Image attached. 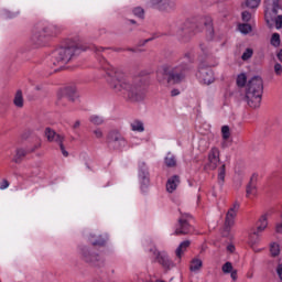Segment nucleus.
<instances>
[{
  "label": "nucleus",
  "mask_w": 282,
  "mask_h": 282,
  "mask_svg": "<svg viewBox=\"0 0 282 282\" xmlns=\"http://www.w3.org/2000/svg\"><path fill=\"white\" fill-rule=\"evenodd\" d=\"M89 121L91 124H96L97 127L105 123V119L98 115L90 116Z\"/></svg>",
  "instance_id": "36"
},
{
  "label": "nucleus",
  "mask_w": 282,
  "mask_h": 282,
  "mask_svg": "<svg viewBox=\"0 0 282 282\" xmlns=\"http://www.w3.org/2000/svg\"><path fill=\"white\" fill-rule=\"evenodd\" d=\"M227 249L229 250V252H235V246L232 245H229Z\"/></svg>",
  "instance_id": "57"
},
{
  "label": "nucleus",
  "mask_w": 282,
  "mask_h": 282,
  "mask_svg": "<svg viewBox=\"0 0 282 282\" xmlns=\"http://www.w3.org/2000/svg\"><path fill=\"white\" fill-rule=\"evenodd\" d=\"M78 54H80V47L76 45L59 47L52 52L51 62L55 67L63 68L74 56H78Z\"/></svg>",
  "instance_id": "4"
},
{
  "label": "nucleus",
  "mask_w": 282,
  "mask_h": 282,
  "mask_svg": "<svg viewBox=\"0 0 282 282\" xmlns=\"http://www.w3.org/2000/svg\"><path fill=\"white\" fill-rule=\"evenodd\" d=\"M91 50H94V52H105V48L102 47H98V46H91Z\"/></svg>",
  "instance_id": "52"
},
{
  "label": "nucleus",
  "mask_w": 282,
  "mask_h": 282,
  "mask_svg": "<svg viewBox=\"0 0 282 282\" xmlns=\"http://www.w3.org/2000/svg\"><path fill=\"white\" fill-rule=\"evenodd\" d=\"M196 76L203 85H213V83H215V73H213V68L208 66H199Z\"/></svg>",
  "instance_id": "9"
},
{
  "label": "nucleus",
  "mask_w": 282,
  "mask_h": 282,
  "mask_svg": "<svg viewBox=\"0 0 282 282\" xmlns=\"http://www.w3.org/2000/svg\"><path fill=\"white\" fill-rule=\"evenodd\" d=\"M254 195H257V181L254 177H251L247 185V197H254Z\"/></svg>",
  "instance_id": "24"
},
{
  "label": "nucleus",
  "mask_w": 282,
  "mask_h": 282,
  "mask_svg": "<svg viewBox=\"0 0 282 282\" xmlns=\"http://www.w3.org/2000/svg\"><path fill=\"white\" fill-rule=\"evenodd\" d=\"M221 133H223V139L228 140V138H230V127L223 126L221 127Z\"/></svg>",
  "instance_id": "40"
},
{
  "label": "nucleus",
  "mask_w": 282,
  "mask_h": 282,
  "mask_svg": "<svg viewBox=\"0 0 282 282\" xmlns=\"http://www.w3.org/2000/svg\"><path fill=\"white\" fill-rule=\"evenodd\" d=\"M89 241L93 246H105L107 243V239L102 237V235L91 234Z\"/></svg>",
  "instance_id": "23"
},
{
  "label": "nucleus",
  "mask_w": 282,
  "mask_h": 282,
  "mask_svg": "<svg viewBox=\"0 0 282 282\" xmlns=\"http://www.w3.org/2000/svg\"><path fill=\"white\" fill-rule=\"evenodd\" d=\"M248 80V78L246 77V74H240L237 77V85L238 87H246V82Z\"/></svg>",
  "instance_id": "39"
},
{
  "label": "nucleus",
  "mask_w": 282,
  "mask_h": 282,
  "mask_svg": "<svg viewBox=\"0 0 282 282\" xmlns=\"http://www.w3.org/2000/svg\"><path fill=\"white\" fill-rule=\"evenodd\" d=\"M189 247H191V240H184L183 242H181L175 250V254L177 259H182V257L184 256V252L188 250Z\"/></svg>",
  "instance_id": "21"
},
{
  "label": "nucleus",
  "mask_w": 282,
  "mask_h": 282,
  "mask_svg": "<svg viewBox=\"0 0 282 282\" xmlns=\"http://www.w3.org/2000/svg\"><path fill=\"white\" fill-rule=\"evenodd\" d=\"M248 279H252V275H248Z\"/></svg>",
  "instance_id": "62"
},
{
  "label": "nucleus",
  "mask_w": 282,
  "mask_h": 282,
  "mask_svg": "<svg viewBox=\"0 0 282 282\" xmlns=\"http://www.w3.org/2000/svg\"><path fill=\"white\" fill-rule=\"evenodd\" d=\"M238 30L241 34H250V32H252V25L248 23L239 24Z\"/></svg>",
  "instance_id": "34"
},
{
  "label": "nucleus",
  "mask_w": 282,
  "mask_h": 282,
  "mask_svg": "<svg viewBox=\"0 0 282 282\" xmlns=\"http://www.w3.org/2000/svg\"><path fill=\"white\" fill-rule=\"evenodd\" d=\"M158 262L163 265V268H166L167 270L173 268V261H171V258H169L167 254H158Z\"/></svg>",
  "instance_id": "22"
},
{
  "label": "nucleus",
  "mask_w": 282,
  "mask_h": 282,
  "mask_svg": "<svg viewBox=\"0 0 282 282\" xmlns=\"http://www.w3.org/2000/svg\"><path fill=\"white\" fill-rule=\"evenodd\" d=\"M223 272L225 274H230V272H232V263L231 262H226L224 265H223Z\"/></svg>",
  "instance_id": "43"
},
{
  "label": "nucleus",
  "mask_w": 282,
  "mask_h": 282,
  "mask_svg": "<svg viewBox=\"0 0 282 282\" xmlns=\"http://www.w3.org/2000/svg\"><path fill=\"white\" fill-rule=\"evenodd\" d=\"M275 230H276V232L282 235V224H278Z\"/></svg>",
  "instance_id": "53"
},
{
  "label": "nucleus",
  "mask_w": 282,
  "mask_h": 282,
  "mask_svg": "<svg viewBox=\"0 0 282 282\" xmlns=\"http://www.w3.org/2000/svg\"><path fill=\"white\" fill-rule=\"evenodd\" d=\"M230 275L234 281H237V271H231Z\"/></svg>",
  "instance_id": "56"
},
{
  "label": "nucleus",
  "mask_w": 282,
  "mask_h": 282,
  "mask_svg": "<svg viewBox=\"0 0 282 282\" xmlns=\"http://www.w3.org/2000/svg\"><path fill=\"white\" fill-rule=\"evenodd\" d=\"M45 135L48 142H56V144H61L65 140V137L56 133V131L52 130L51 128L45 129Z\"/></svg>",
  "instance_id": "16"
},
{
  "label": "nucleus",
  "mask_w": 282,
  "mask_h": 282,
  "mask_svg": "<svg viewBox=\"0 0 282 282\" xmlns=\"http://www.w3.org/2000/svg\"><path fill=\"white\" fill-rule=\"evenodd\" d=\"M261 3V0H246L242 4L241 8H249L250 10H254L259 8Z\"/></svg>",
  "instance_id": "26"
},
{
  "label": "nucleus",
  "mask_w": 282,
  "mask_h": 282,
  "mask_svg": "<svg viewBox=\"0 0 282 282\" xmlns=\"http://www.w3.org/2000/svg\"><path fill=\"white\" fill-rule=\"evenodd\" d=\"M202 265H203V262H202L200 259H194V260L192 261V264H191V267H189V270H191L192 272H197L198 270L202 269Z\"/></svg>",
  "instance_id": "33"
},
{
  "label": "nucleus",
  "mask_w": 282,
  "mask_h": 282,
  "mask_svg": "<svg viewBox=\"0 0 282 282\" xmlns=\"http://www.w3.org/2000/svg\"><path fill=\"white\" fill-rule=\"evenodd\" d=\"M193 63V55L185 53L184 56L176 63H167L158 72L156 78L161 85H182L186 82V74L191 72V64Z\"/></svg>",
  "instance_id": "2"
},
{
  "label": "nucleus",
  "mask_w": 282,
  "mask_h": 282,
  "mask_svg": "<svg viewBox=\"0 0 282 282\" xmlns=\"http://www.w3.org/2000/svg\"><path fill=\"white\" fill-rule=\"evenodd\" d=\"M78 98V93L76 91V88L74 87H67L62 90H59L57 95V105L65 106V100H76Z\"/></svg>",
  "instance_id": "10"
},
{
  "label": "nucleus",
  "mask_w": 282,
  "mask_h": 282,
  "mask_svg": "<svg viewBox=\"0 0 282 282\" xmlns=\"http://www.w3.org/2000/svg\"><path fill=\"white\" fill-rule=\"evenodd\" d=\"M130 23H135V20H130Z\"/></svg>",
  "instance_id": "61"
},
{
  "label": "nucleus",
  "mask_w": 282,
  "mask_h": 282,
  "mask_svg": "<svg viewBox=\"0 0 282 282\" xmlns=\"http://www.w3.org/2000/svg\"><path fill=\"white\" fill-rule=\"evenodd\" d=\"M10 186V182H8V180H3L0 183V191H6V188H8Z\"/></svg>",
  "instance_id": "49"
},
{
  "label": "nucleus",
  "mask_w": 282,
  "mask_h": 282,
  "mask_svg": "<svg viewBox=\"0 0 282 282\" xmlns=\"http://www.w3.org/2000/svg\"><path fill=\"white\" fill-rule=\"evenodd\" d=\"M149 41H152V39H148V40H145V43H149Z\"/></svg>",
  "instance_id": "60"
},
{
  "label": "nucleus",
  "mask_w": 282,
  "mask_h": 282,
  "mask_svg": "<svg viewBox=\"0 0 282 282\" xmlns=\"http://www.w3.org/2000/svg\"><path fill=\"white\" fill-rule=\"evenodd\" d=\"M225 180H226V165H221L218 170V184L223 186Z\"/></svg>",
  "instance_id": "31"
},
{
  "label": "nucleus",
  "mask_w": 282,
  "mask_h": 282,
  "mask_svg": "<svg viewBox=\"0 0 282 282\" xmlns=\"http://www.w3.org/2000/svg\"><path fill=\"white\" fill-rule=\"evenodd\" d=\"M192 217L188 214H181L177 224L175 226L174 235H191L193 232V226H191Z\"/></svg>",
  "instance_id": "8"
},
{
  "label": "nucleus",
  "mask_w": 282,
  "mask_h": 282,
  "mask_svg": "<svg viewBox=\"0 0 282 282\" xmlns=\"http://www.w3.org/2000/svg\"><path fill=\"white\" fill-rule=\"evenodd\" d=\"M134 17H139V19H142L144 17V9L142 7H137L132 10Z\"/></svg>",
  "instance_id": "41"
},
{
  "label": "nucleus",
  "mask_w": 282,
  "mask_h": 282,
  "mask_svg": "<svg viewBox=\"0 0 282 282\" xmlns=\"http://www.w3.org/2000/svg\"><path fill=\"white\" fill-rule=\"evenodd\" d=\"M270 44L273 47H279V45H281V35L279 33H273L271 36Z\"/></svg>",
  "instance_id": "35"
},
{
  "label": "nucleus",
  "mask_w": 282,
  "mask_h": 282,
  "mask_svg": "<svg viewBox=\"0 0 282 282\" xmlns=\"http://www.w3.org/2000/svg\"><path fill=\"white\" fill-rule=\"evenodd\" d=\"M262 98L263 79L260 76H254L246 85L245 100L251 109H259Z\"/></svg>",
  "instance_id": "3"
},
{
  "label": "nucleus",
  "mask_w": 282,
  "mask_h": 282,
  "mask_svg": "<svg viewBox=\"0 0 282 282\" xmlns=\"http://www.w3.org/2000/svg\"><path fill=\"white\" fill-rule=\"evenodd\" d=\"M203 23H204V28H205V32L208 41H213V39H215V29H213V19L206 18Z\"/></svg>",
  "instance_id": "17"
},
{
  "label": "nucleus",
  "mask_w": 282,
  "mask_h": 282,
  "mask_svg": "<svg viewBox=\"0 0 282 282\" xmlns=\"http://www.w3.org/2000/svg\"><path fill=\"white\" fill-rule=\"evenodd\" d=\"M269 12H271V19H269V23H270V21H274L276 30H281V28H282V15H278V17L274 18V17H272V14H274V12H272V9H270Z\"/></svg>",
  "instance_id": "30"
},
{
  "label": "nucleus",
  "mask_w": 282,
  "mask_h": 282,
  "mask_svg": "<svg viewBox=\"0 0 282 282\" xmlns=\"http://www.w3.org/2000/svg\"><path fill=\"white\" fill-rule=\"evenodd\" d=\"M259 234L261 232L254 231L249 236V246H251V248H254V246H257V243L259 242Z\"/></svg>",
  "instance_id": "32"
},
{
  "label": "nucleus",
  "mask_w": 282,
  "mask_h": 282,
  "mask_svg": "<svg viewBox=\"0 0 282 282\" xmlns=\"http://www.w3.org/2000/svg\"><path fill=\"white\" fill-rule=\"evenodd\" d=\"M108 83L117 94L124 91L128 100L131 102H140L144 98V82L138 77L135 79L127 78L122 73L116 70L113 66L106 67Z\"/></svg>",
  "instance_id": "1"
},
{
  "label": "nucleus",
  "mask_w": 282,
  "mask_h": 282,
  "mask_svg": "<svg viewBox=\"0 0 282 282\" xmlns=\"http://www.w3.org/2000/svg\"><path fill=\"white\" fill-rule=\"evenodd\" d=\"M265 228H268V214H264L260 217V219L258 220V227L256 231L263 232Z\"/></svg>",
  "instance_id": "25"
},
{
  "label": "nucleus",
  "mask_w": 282,
  "mask_h": 282,
  "mask_svg": "<svg viewBox=\"0 0 282 282\" xmlns=\"http://www.w3.org/2000/svg\"><path fill=\"white\" fill-rule=\"evenodd\" d=\"M199 48L204 56H208L210 54V45L208 43H200Z\"/></svg>",
  "instance_id": "38"
},
{
  "label": "nucleus",
  "mask_w": 282,
  "mask_h": 282,
  "mask_svg": "<svg viewBox=\"0 0 282 282\" xmlns=\"http://www.w3.org/2000/svg\"><path fill=\"white\" fill-rule=\"evenodd\" d=\"M131 129L133 131H138V133H142L144 131V123L140 120H134L132 123H131Z\"/></svg>",
  "instance_id": "29"
},
{
  "label": "nucleus",
  "mask_w": 282,
  "mask_h": 282,
  "mask_svg": "<svg viewBox=\"0 0 282 282\" xmlns=\"http://www.w3.org/2000/svg\"><path fill=\"white\" fill-rule=\"evenodd\" d=\"M171 95H172V96H180V90H178V89H173V90L171 91Z\"/></svg>",
  "instance_id": "55"
},
{
  "label": "nucleus",
  "mask_w": 282,
  "mask_h": 282,
  "mask_svg": "<svg viewBox=\"0 0 282 282\" xmlns=\"http://www.w3.org/2000/svg\"><path fill=\"white\" fill-rule=\"evenodd\" d=\"M107 147L111 151H122L127 147V139L118 129H112L108 132L106 138Z\"/></svg>",
  "instance_id": "6"
},
{
  "label": "nucleus",
  "mask_w": 282,
  "mask_h": 282,
  "mask_svg": "<svg viewBox=\"0 0 282 282\" xmlns=\"http://www.w3.org/2000/svg\"><path fill=\"white\" fill-rule=\"evenodd\" d=\"M93 134L95 135V138H97V140H102V138H105V133L102 132V129L97 128L93 131Z\"/></svg>",
  "instance_id": "42"
},
{
  "label": "nucleus",
  "mask_w": 282,
  "mask_h": 282,
  "mask_svg": "<svg viewBox=\"0 0 282 282\" xmlns=\"http://www.w3.org/2000/svg\"><path fill=\"white\" fill-rule=\"evenodd\" d=\"M219 149L212 148L208 153V166L210 171H215V169H217V166L219 165Z\"/></svg>",
  "instance_id": "15"
},
{
  "label": "nucleus",
  "mask_w": 282,
  "mask_h": 282,
  "mask_svg": "<svg viewBox=\"0 0 282 282\" xmlns=\"http://www.w3.org/2000/svg\"><path fill=\"white\" fill-rule=\"evenodd\" d=\"M59 145V149L62 151V155H64V158H67L69 155V152H67L65 150V145L63 144V141L61 143H57Z\"/></svg>",
  "instance_id": "48"
},
{
  "label": "nucleus",
  "mask_w": 282,
  "mask_h": 282,
  "mask_svg": "<svg viewBox=\"0 0 282 282\" xmlns=\"http://www.w3.org/2000/svg\"><path fill=\"white\" fill-rule=\"evenodd\" d=\"M79 250L82 258L86 261V263H91V265H98V261H100V256L91 253V251L87 247H80Z\"/></svg>",
  "instance_id": "14"
},
{
  "label": "nucleus",
  "mask_w": 282,
  "mask_h": 282,
  "mask_svg": "<svg viewBox=\"0 0 282 282\" xmlns=\"http://www.w3.org/2000/svg\"><path fill=\"white\" fill-rule=\"evenodd\" d=\"M2 14L6 17V19H14V17H17V13H12L9 10H3Z\"/></svg>",
  "instance_id": "47"
},
{
  "label": "nucleus",
  "mask_w": 282,
  "mask_h": 282,
  "mask_svg": "<svg viewBox=\"0 0 282 282\" xmlns=\"http://www.w3.org/2000/svg\"><path fill=\"white\" fill-rule=\"evenodd\" d=\"M178 184H180V176L174 175L171 178H169L166 182L167 193H173L174 191H176Z\"/></svg>",
  "instance_id": "20"
},
{
  "label": "nucleus",
  "mask_w": 282,
  "mask_h": 282,
  "mask_svg": "<svg viewBox=\"0 0 282 282\" xmlns=\"http://www.w3.org/2000/svg\"><path fill=\"white\" fill-rule=\"evenodd\" d=\"M276 272H278L279 278L282 280V264L278 265Z\"/></svg>",
  "instance_id": "51"
},
{
  "label": "nucleus",
  "mask_w": 282,
  "mask_h": 282,
  "mask_svg": "<svg viewBox=\"0 0 282 282\" xmlns=\"http://www.w3.org/2000/svg\"><path fill=\"white\" fill-rule=\"evenodd\" d=\"M273 69H274L275 76H282V65L281 64L275 63Z\"/></svg>",
  "instance_id": "46"
},
{
  "label": "nucleus",
  "mask_w": 282,
  "mask_h": 282,
  "mask_svg": "<svg viewBox=\"0 0 282 282\" xmlns=\"http://www.w3.org/2000/svg\"><path fill=\"white\" fill-rule=\"evenodd\" d=\"M13 104L19 109H22V107H23V91L22 90H17L14 99H13Z\"/></svg>",
  "instance_id": "27"
},
{
  "label": "nucleus",
  "mask_w": 282,
  "mask_h": 282,
  "mask_svg": "<svg viewBox=\"0 0 282 282\" xmlns=\"http://www.w3.org/2000/svg\"><path fill=\"white\" fill-rule=\"evenodd\" d=\"M270 252L272 257H279V254L281 253V248L279 247V245H276V242L271 243Z\"/></svg>",
  "instance_id": "37"
},
{
  "label": "nucleus",
  "mask_w": 282,
  "mask_h": 282,
  "mask_svg": "<svg viewBox=\"0 0 282 282\" xmlns=\"http://www.w3.org/2000/svg\"><path fill=\"white\" fill-rule=\"evenodd\" d=\"M239 202H235L232 206L229 208V210L226 214L225 218V228L226 230H230L232 226H235V219L237 218V213H239L240 208Z\"/></svg>",
  "instance_id": "12"
},
{
  "label": "nucleus",
  "mask_w": 282,
  "mask_h": 282,
  "mask_svg": "<svg viewBox=\"0 0 282 282\" xmlns=\"http://www.w3.org/2000/svg\"><path fill=\"white\" fill-rule=\"evenodd\" d=\"M278 59L282 63V50L278 53Z\"/></svg>",
  "instance_id": "58"
},
{
  "label": "nucleus",
  "mask_w": 282,
  "mask_h": 282,
  "mask_svg": "<svg viewBox=\"0 0 282 282\" xmlns=\"http://www.w3.org/2000/svg\"><path fill=\"white\" fill-rule=\"evenodd\" d=\"M139 180H140L142 186H149V182H150L149 169L147 166H144V164L140 167Z\"/></svg>",
  "instance_id": "18"
},
{
  "label": "nucleus",
  "mask_w": 282,
  "mask_h": 282,
  "mask_svg": "<svg viewBox=\"0 0 282 282\" xmlns=\"http://www.w3.org/2000/svg\"><path fill=\"white\" fill-rule=\"evenodd\" d=\"M35 89H36L37 91H41V86H36Z\"/></svg>",
  "instance_id": "59"
},
{
  "label": "nucleus",
  "mask_w": 282,
  "mask_h": 282,
  "mask_svg": "<svg viewBox=\"0 0 282 282\" xmlns=\"http://www.w3.org/2000/svg\"><path fill=\"white\" fill-rule=\"evenodd\" d=\"M28 153L29 152L25 150V148H17L15 154L12 158V162H14V164H21V162H23V158H25Z\"/></svg>",
  "instance_id": "19"
},
{
  "label": "nucleus",
  "mask_w": 282,
  "mask_h": 282,
  "mask_svg": "<svg viewBox=\"0 0 282 282\" xmlns=\"http://www.w3.org/2000/svg\"><path fill=\"white\" fill-rule=\"evenodd\" d=\"M37 149H41V144H35L33 148L28 149V153H34V151H36Z\"/></svg>",
  "instance_id": "50"
},
{
  "label": "nucleus",
  "mask_w": 282,
  "mask_h": 282,
  "mask_svg": "<svg viewBox=\"0 0 282 282\" xmlns=\"http://www.w3.org/2000/svg\"><path fill=\"white\" fill-rule=\"evenodd\" d=\"M80 127V120L75 121L73 129H78Z\"/></svg>",
  "instance_id": "54"
},
{
  "label": "nucleus",
  "mask_w": 282,
  "mask_h": 282,
  "mask_svg": "<svg viewBox=\"0 0 282 282\" xmlns=\"http://www.w3.org/2000/svg\"><path fill=\"white\" fill-rule=\"evenodd\" d=\"M252 48H247L241 56L242 61H248L249 58H252Z\"/></svg>",
  "instance_id": "44"
},
{
  "label": "nucleus",
  "mask_w": 282,
  "mask_h": 282,
  "mask_svg": "<svg viewBox=\"0 0 282 282\" xmlns=\"http://www.w3.org/2000/svg\"><path fill=\"white\" fill-rule=\"evenodd\" d=\"M264 8L265 21L267 23H270V19L272 20V13L270 12V10H272L274 17H276L281 7L279 6V0H264Z\"/></svg>",
  "instance_id": "13"
},
{
  "label": "nucleus",
  "mask_w": 282,
  "mask_h": 282,
  "mask_svg": "<svg viewBox=\"0 0 282 282\" xmlns=\"http://www.w3.org/2000/svg\"><path fill=\"white\" fill-rule=\"evenodd\" d=\"M52 36H56V26H43V28H35L33 30L31 41L35 45H45Z\"/></svg>",
  "instance_id": "5"
},
{
  "label": "nucleus",
  "mask_w": 282,
  "mask_h": 282,
  "mask_svg": "<svg viewBox=\"0 0 282 282\" xmlns=\"http://www.w3.org/2000/svg\"><path fill=\"white\" fill-rule=\"evenodd\" d=\"M172 34L177 36L180 41L186 43L188 41V29L186 28V23L178 21L174 22L171 26Z\"/></svg>",
  "instance_id": "11"
},
{
  "label": "nucleus",
  "mask_w": 282,
  "mask_h": 282,
  "mask_svg": "<svg viewBox=\"0 0 282 282\" xmlns=\"http://www.w3.org/2000/svg\"><path fill=\"white\" fill-rule=\"evenodd\" d=\"M145 6L152 8V10H158V12H163L164 14H171L177 10L176 0H145Z\"/></svg>",
  "instance_id": "7"
},
{
  "label": "nucleus",
  "mask_w": 282,
  "mask_h": 282,
  "mask_svg": "<svg viewBox=\"0 0 282 282\" xmlns=\"http://www.w3.org/2000/svg\"><path fill=\"white\" fill-rule=\"evenodd\" d=\"M165 165L169 169L177 166V160L175 159V155H173L172 153H167V155L165 156Z\"/></svg>",
  "instance_id": "28"
},
{
  "label": "nucleus",
  "mask_w": 282,
  "mask_h": 282,
  "mask_svg": "<svg viewBox=\"0 0 282 282\" xmlns=\"http://www.w3.org/2000/svg\"><path fill=\"white\" fill-rule=\"evenodd\" d=\"M241 18L242 21H245L246 23H248V21H250V19H252V13L248 12V11H243L241 13Z\"/></svg>",
  "instance_id": "45"
}]
</instances>
